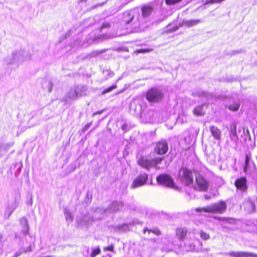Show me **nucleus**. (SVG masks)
I'll return each mask as SVG.
<instances>
[{
    "label": "nucleus",
    "mask_w": 257,
    "mask_h": 257,
    "mask_svg": "<svg viewBox=\"0 0 257 257\" xmlns=\"http://www.w3.org/2000/svg\"><path fill=\"white\" fill-rule=\"evenodd\" d=\"M20 223L23 225L26 228L25 232L27 233L29 230V226L28 224V221L25 217H23L20 219Z\"/></svg>",
    "instance_id": "obj_22"
},
{
    "label": "nucleus",
    "mask_w": 257,
    "mask_h": 257,
    "mask_svg": "<svg viewBox=\"0 0 257 257\" xmlns=\"http://www.w3.org/2000/svg\"><path fill=\"white\" fill-rule=\"evenodd\" d=\"M200 236L202 239H205V240L209 239L210 237L209 234H208L203 231H201L200 232Z\"/></svg>",
    "instance_id": "obj_29"
},
{
    "label": "nucleus",
    "mask_w": 257,
    "mask_h": 257,
    "mask_svg": "<svg viewBox=\"0 0 257 257\" xmlns=\"http://www.w3.org/2000/svg\"><path fill=\"white\" fill-rule=\"evenodd\" d=\"M255 168L254 164L251 162V157L249 155H246L245 165L243 167L244 172H251V170Z\"/></svg>",
    "instance_id": "obj_11"
},
{
    "label": "nucleus",
    "mask_w": 257,
    "mask_h": 257,
    "mask_svg": "<svg viewBox=\"0 0 257 257\" xmlns=\"http://www.w3.org/2000/svg\"><path fill=\"white\" fill-rule=\"evenodd\" d=\"M154 10V7L149 5L143 6L141 8L142 16L143 17H147L149 16Z\"/></svg>",
    "instance_id": "obj_13"
},
{
    "label": "nucleus",
    "mask_w": 257,
    "mask_h": 257,
    "mask_svg": "<svg viewBox=\"0 0 257 257\" xmlns=\"http://www.w3.org/2000/svg\"><path fill=\"white\" fill-rule=\"evenodd\" d=\"M229 255L233 257H249L255 256L253 253L243 251H232L229 253Z\"/></svg>",
    "instance_id": "obj_14"
},
{
    "label": "nucleus",
    "mask_w": 257,
    "mask_h": 257,
    "mask_svg": "<svg viewBox=\"0 0 257 257\" xmlns=\"http://www.w3.org/2000/svg\"><path fill=\"white\" fill-rule=\"evenodd\" d=\"M139 16V14L133 11L125 12L123 15V21L126 24H129L136 16Z\"/></svg>",
    "instance_id": "obj_10"
},
{
    "label": "nucleus",
    "mask_w": 257,
    "mask_h": 257,
    "mask_svg": "<svg viewBox=\"0 0 257 257\" xmlns=\"http://www.w3.org/2000/svg\"><path fill=\"white\" fill-rule=\"evenodd\" d=\"M103 249L105 251L109 250L112 251L113 250V246L112 245H111L109 246L105 247H104Z\"/></svg>",
    "instance_id": "obj_32"
},
{
    "label": "nucleus",
    "mask_w": 257,
    "mask_h": 257,
    "mask_svg": "<svg viewBox=\"0 0 257 257\" xmlns=\"http://www.w3.org/2000/svg\"><path fill=\"white\" fill-rule=\"evenodd\" d=\"M186 234L187 230L185 228H179L176 231V235L180 239L184 238Z\"/></svg>",
    "instance_id": "obj_18"
},
{
    "label": "nucleus",
    "mask_w": 257,
    "mask_h": 257,
    "mask_svg": "<svg viewBox=\"0 0 257 257\" xmlns=\"http://www.w3.org/2000/svg\"><path fill=\"white\" fill-rule=\"evenodd\" d=\"M196 185L195 189L199 191H205L208 186V183L200 175L196 177Z\"/></svg>",
    "instance_id": "obj_7"
},
{
    "label": "nucleus",
    "mask_w": 257,
    "mask_h": 257,
    "mask_svg": "<svg viewBox=\"0 0 257 257\" xmlns=\"http://www.w3.org/2000/svg\"><path fill=\"white\" fill-rule=\"evenodd\" d=\"M64 215L65 216V218L67 221L72 222L73 221V217L72 214L69 210L66 209H65L64 210Z\"/></svg>",
    "instance_id": "obj_20"
},
{
    "label": "nucleus",
    "mask_w": 257,
    "mask_h": 257,
    "mask_svg": "<svg viewBox=\"0 0 257 257\" xmlns=\"http://www.w3.org/2000/svg\"><path fill=\"white\" fill-rule=\"evenodd\" d=\"M14 58L16 61L24 60V57L20 52H16L14 54Z\"/></svg>",
    "instance_id": "obj_24"
},
{
    "label": "nucleus",
    "mask_w": 257,
    "mask_h": 257,
    "mask_svg": "<svg viewBox=\"0 0 257 257\" xmlns=\"http://www.w3.org/2000/svg\"><path fill=\"white\" fill-rule=\"evenodd\" d=\"M146 231H148L149 233H150L151 232H152L153 233L157 234V235H160L161 234V232L158 229H154V230H149L147 229H144V233H146Z\"/></svg>",
    "instance_id": "obj_28"
},
{
    "label": "nucleus",
    "mask_w": 257,
    "mask_h": 257,
    "mask_svg": "<svg viewBox=\"0 0 257 257\" xmlns=\"http://www.w3.org/2000/svg\"><path fill=\"white\" fill-rule=\"evenodd\" d=\"M122 207V204L119 202H113L110 206V210L112 212H115Z\"/></svg>",
    "instance_id": "obj_19"
},
{
    "label": "nucleus",
    "mask_w": 257,
    "mask_h": 257,
    "mask_svg": "<svg viewBox=\"0 0 257 257\" xmlns=\"http://www.w3.org/2000/svg\"><path fill=\"white\" fill-rule=\"evenodd\" d=\"M177 29H178V28H176L174 30V31H176V30H177Z\"/></svg>",
    "instance_id": "obj_39"
},
{
    "label": "nucleus",
    "mask_w": 257,
    "mask_h": 257,
    "mask_svg": "<svg viewBox=\"0 0 257 257\" xmlns=\"http://www.w3.org/2000/svg\"><path fill=\"white\" fill-rule=\"evenodd\" d=\"M199 22V20H192L185 21V22H184V24L185 26H186L187 27H191V26L196 25Z\"/></svg>",
    "instance_id": "obj_21"
},
{
    "label": "nucleus",
    "mask_w": 257,
    "mask_h": 257,
    "mask_svg": "<svg viewBox=\"0 0 257 257\" xmlns=\"http://www.w3.org/2000/svg\"><path fill=\"white\" fill-rule=\"evenodd\" d=\"M163 93L161 90L156 88L149 89L146 93V97L151 102H158L163 98Z\"/></svg>",
    "instance_id": "obj_3"
},
{
    "label": "nucleus",
    "mask_w": 257,
    "mask_h": 257,
    "mask_svg": "<svg viewBox=\"0 0 257 257\" xmlns=\"http://www.w3.org/2000/svg\"><path fill=\"white\" fill-rule=\"evenodd\" d=\"M148 180V175L145 174H140L133 182L131 188L135 189L146 184Z\"/></svg>",
    "instance_id": "obj_8"
},
{
    "label": "nucleus",
    "mask_w": 257,
    "mask_h": 257,
    "mask_svg": "<svg viewBox=\"0 0 257 257\" xmlns=\"http://www.w3.org/2000/svg\"><path fill=\"white\" fill-rule=\"evenodd\" d=\"M179 179L185 184L188 186H193V177L191 171L183 168L179 172Z\"/></svg>",
    "instance_id": "obj_5"
},
{
    "label": "nucleus",
    "mask_w": 257,
    "mask_h": 257,
    "mask_svg": "<svg viewBox=\"0 0 257 257\" xmlns=\"http://www.w3.org/2000/svg\"><path fill=\"white\" fill-rule=\"evenodd\" d=\"M109 24H107L106 25H105V24H104L103 26H102V28H104L105 27H109Z\"/></svg>",
    "instance_id": "obj_37"
},
{
    "label": "nucleus",
    "mask_w": 257,
    "mask_h": 257,
    "mask_svg": "<svg viewBox=\"0 0 257 257\" xmlns=\"http://www.w3.org/2000/svg\"><path fill=\"white\" fill-rule=\"evenodd\" d=\"M231 139H233L234 138H237L236 136V125L235 124H233L231 126Z\"/></svg>",
    "instance_id": "obj_23"
},
{
    "label": "nucleus",
    "mask_w": 257,
    "mask_h": 257,
    "mask_svg": "<svg viewBox=\"0 0 257 257\" xmlns=\"http://www.w3.org/2000/svg\"><path fill=\"white\" fill-rule=\"evenodd\" d=\"M226 209V205L225 202L220 201L205 207L197 208L195 209V210L197 212L204 211L211 213H223L225 211Z\"/></svg>",
    "instance_id": "obj_1"
},
{
    "label": "nucleus",
    "mask_w": 257,
    "mask_h": 257,
    "mask_svg": "<svg viewBox=\"0 0 257 257\" xmlns=\"http://www.w3.org/2000/svg\"><path fill=\"white\" fill-rule=\"evenodd\" d=\"M100 252V249L99 247L94 248L91 253L90 254L91 257H95L96 255L99 254Z\"/></svg>",
    "instance_id": "obj_27"
},
{
    "label": "nucleus",
    "mask_w": 257,
    "mask_h": 257,
    "mask_svg": "<svg viewBox=\"0 0 257 257\" xmlns=\"http://www.w3.org/2000/svg\"><path fill=\"white\" fill-rule=\"evenodd\" d=\"M90 220V217L85 215L83 216L82 218H78L77 220V222L79 226H86L88 225V223Z\"/></svg>",
    "instance_id": "obj_17"
},
{
    "label": "nucleus",
    "mask_w": 257,
    "mask_h": 257,
    "mask_svg": "<svg viewBox=\"0 0 257 257\" xmlns=\"http://www.w3.org/2000/svg\"><path fill=\"white\" fill-rule=\"evenodd\" d=\"M157 182L163 186L172 188L175 189H177V187L174 184L173 179L171 177L166 174H162L157 177Z\"/></svg>",
    "instance_id": "obj_6"
},
{
    "label": "nucleus",
    "mask_w": 257,
    "mask_h": 257,
    "mask_svg": "<svg viewBox=\"0 0 257 257\" xmlns=\"http://www.w3.org/2000/svg\"><path fill=\"white\" fill-rule=\"evenodd\" d=\"M86 88L84 86H77L71 88L65 97V101L69 102L84 94Z\"/></svg>",
    "instance_id": "obj_2"
},
{
    "label": "nucleus",
    "mask_w": 257,
    "mask_h": 257,
    "mask_svg": "<svg viewBox=\"0 0 257 257\" xmlns=\"http://www.w3.org/2000/svg\"><path fill=\"white\" fill-rule=\"evenodd\" d=\"M236 187L241 191L247 189L246 180L245 177H241L237 179L235 182Z\"/></svg>",
    "instance_id": "obj_12"
},
{
    "label": "nucleus",
    "mask_w": 257,
    "mask_h": 257,
    "mask_svg": "<svg viewBox=\"0 0 257 257\" xmlns=\"http://www.w3.org/2000/svg\"><path fill=\"white\" fill-rule=\"evenodd\" d=\"M239 107V104L238 103H235L231 104L228 106L229 110L232 111H237Z\"/></svg>",
    "instance_id": "obj_25"
},
{
    "label": "nucleus",
    "mask_w": 257,
    "mask_h": 257,
    "mask_svg": "<svg viewBox=\"0 0 257 257\" xmlns=\"http://www.w3.org/2000/svg\"><path fill=\"white\" fill-rule=\"evenodd\" d=\"M210 131L212 136L213 138L217 140H219L221 138V131L216 126H211L210 127Z\"/></svg>",
    "instance_id": "obj_15"
},
{
    "label": "nucleus",
    "mask_w": 257,
    "mask_h": 257,
    "mask_svg": "<svg viewBox=\"0 0 257 257\" xmlns=\"http://www.w3.org/2000/svg\"><path fill=\"white\" fill-rule=\"evenodd\" d=\"M247 204L248 206H252V207H253V210H254V209H255V207H254V206H253V205H252V203H248Z\"/></svg>",
    "instance_id": "obj_36"
},
{
    "label": "nucleus",
    "mask_w": 257,
    "mask_h": 257,
    "mask_svg": "<svg viewBox=\"0 0 257 257\" xmlns=\"http://www.w3.org/2000/svg\"><path fill=\"white\" fill-rule=\"evenodd\" d=\"M87 1V0H80V1L81 2H86V1Z\"/></svg>",
    "instance_id": "obj_38"
},
{
    "label": "nucleus",
    "mask_w": 257,
    "mask_h": 257,
    "mask_svg": "<svg viewBox=\"0 0 257 257\" xmlns=\"http://www.w3.org/2000/svg\"><path fill=\"white\" fill-rule=\"evenodd\" d=\"M103 4H104V3L99 4H98V5H97V6H93V8H96L97 7H98V6H103Z\"/></svg>",
    "instance_id": "obj_35"
},
{
    "label": "nucleus",
    "mask_w": 257,
    "mask_h": 257,
    "mask_svg": "<svg viewBox=\"0 0 257 257\" xmlns=\"http://www.w3.org/2000/svg\"><path fill=\"white\" fill-rule=\"evenodd\" d=\"M116 85H113L107 89H106L105 90H104L103 92V94H104V93H108V92H109L110 91H111L112 89H114L116 88Z\"/></svg>",
    "instance_id": "obj_31"
},
{
    "label": "nucleus",
    "mask_w": 257,
    "mask_h": 257,
    "mask_svg": "<svg viewBox=\"0 0 257 257\" xmlns=\"http://www.w3.org/2000/svg\"><path fill=\"white\" fill-rule=\"evenodd\" d=\"M153 51V49H141L137 50L135 52L137 53H148Z\"/></svg>",
    "instance_id": "obj_26"
},
{
    "label": "nucleus",
    "mask_w": 257,
    "mask_h": 257,
    "mask_svg": "<svg viewBox=\"0 0 257 257\" xmlns=\"http://www.w3.org/2000/svg\"><path fill=\"white\" fill-rule=\"evenodd\" d=\"M52 87H53V84H52V82H48V90H49V92H51V91L52 90Z\"/></svg>",
    "instance_id": "obj_33"
},
{
    "label": "nucleus",
    "mask_w": 257,
    "mask_h": 257,
    "mask_svg": "<svg viewBox=\"0 0 257 257\" xmlns=\"http://www.w3.org/2000/svg\"><path fill=\"white\" fill-rule=\"evenodd\" d=\"M168 145L165 141H161L157 143L155 149V151L158 154H165L168 151Z\"/></svg>",
    "instance_id": "obj_9"
},
{
    "label": "nucleus",
    "mask_w": 257,
    "mask_h": 257,
    "mask_svg": "<svg viewBox=\"0 0 257 257\" xmlns=\"http://www.w3.org/2000/svg\"><path fill=\"white\" fill-rule=\"evenodd\" d=\"M206 106L205 104H203L196 106L193 110V113L194 115L197 116L203 115L205 113L203 107Z\"/></svg>",
    "instance_id": "obj_16"
},
{
    "label": "nucleus",
    "mask_w": 257,
    "mask_h": 257,
    "mask_svg": "<svg viewBox=\"0 0 257 257\" xmlns=\"http://www.w3.org/2000/svg\"><path fill=\"white\" fill-rule=\"evenodd\" d=\"M33 250V246L32 245H30L29 247L26 249H22V251H21V252L19 253L17 255H20V254H21L22 252H27L28 251H31Z\"/></svg>",
    "instance_id": "obj_30"
},
{
    "label": "nucleus",
    "mask_w": 257,
    "mask_h": 257,
    "mask_svg": "<svg viewBox=\"0 0 257 257\" xmlns=\"http://www.w3.org/2000/svg\"><path fill=\"white\" fill-rule=\"evenodd\" d=\"M163 159V158L158 157L150 160L147 157H142L139 159L138 163L142 167L149 170L150 167H156L162 161Z\"/></svg>",
    "instance_id": "obj_4"
},
{
    "label": "nucleus",
    "mask_w": 257,
    "mask_h": 257,
    "mask_svg": "<svg viewBox=\"0 0 257 257\" xmlns=\"http://www.w3.org/2000/svg\"><path fill=\"white\" fill-rule=\"evenodd\" d=\"M148 114L150 116H154V112L152 111V110H150V111H148Z\"/></svg>",
    "instance_id": "obj_34"
}]
</instances>
